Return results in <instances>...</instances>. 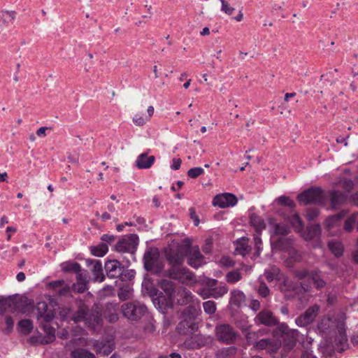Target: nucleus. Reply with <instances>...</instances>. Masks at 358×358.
<instances>
[{
    "label": "nucleus",
    "instance_id": "36",
    "mask_svg": "<svg viewBox=\"0 0 358 358\" xmlns=\"http://www.w3.org/2000/svg\"><path fill=\"white\" fill-rule=\"evenodd\" d=\"M80 265L76 262H69L63 264L62 271L64 272H74L79 273L80 272Z\"/></svg>",
    "mask_w": 358,
    "mask_h": 358
},
{
    "label": "nucleus",
    "instance_id": "55",
    "mask_svg": "<svg viewBox=\"0 0 358 358\" xmlns=\"http://www.w3.org/2000/svg\"><path fill=\"white\" fill-rule=\"evenodd\" d=\"M198 294L203 299L212 297V289L210 288H202L198 291Z\"/></svg>",
    "mask_w": 358,
    "mask_h": 358
},
{
    "label": "nucleus",
    "instance_id": "34",
    "mask_svg": "<svg viewBox=\"0 0 358 358\" xmlns=\"http://www.w3.org/2000/svg\"><path fill=\"white\" fill-rule=\"evenodd\" d=\"M17 327L22 334H28L33 329V322L29 319L21 320L19 321Z\"/></svg>",
    "mask_w": 358,
    "mask_h": 358
},
{
    "label": "nucleus",
    "instance_id": "2",
    "mask_svg": "<svg viewBox=\"0 0 358 358\" xmlns=\"http://www.w3.org/2000/svg\"><path fill=\"white\" fill-rule=\"evenodd\" d=\"M76 305L77 310L73 313L71 321L75 323L84 322L93 331H96L101 327L102 319L98 313L90 310L83 300L76 301Z\"/></svg>",
    "mask_w": 358,
    "mask_h": 358
},
{
    "label": "nucleus",
    "instance_id": "62",
    "mask_svg": "<svg viewBox=\"0 0 358 358\" xmlns=\"http://www.w3.org/2000/svg\"><path fill=\"white\" fill-rule=\"evenodd\" d=\"M115 239V236L114 235L110 234H103L101 237V240L103 241L102 243H105L107 245L112 243Z\"/></svg>",
    "mask_w": 358,
    "mask_h": 358
},
{
    "label": "nucleus",
    "instance_id": "51",
    "mask_svg": "<svg viewBox=\"0 0 358 358\" xmlns=\"http://www.w3.org/2000/svg\"><path fill=\"white\" fill-rule=\"evenodd\" d=\"M220 1L222 4L221 10L227 15H231L234 13L235 8L230 6L228 1L226 0H220Z\"/></svg>",
    "mask_w": 358,
    "mask_h": 358
},
{
    "label": "nucleus",
    "instance_id": "7",
    "mask_svg": "<svg viewBox=\"0 0 358 358\" xmlns=\"http://www.w3.org/2000/svg\"><path fill=\"white\" fill-rule=\"evenodd\" d=\"M138 236L135 234H129L120 239L115 244V250L120 253L128 252L134 255L138 245Z\"/></svg>",
    "mask_w": 358,
    "mask_h": 358
},
{
    "label": "nucleus",
    "instance_id": "11",
    "mask_svg": "<svg viewBox=\"0 0 358 358\" xmlns=\"http://www.w3.org/2000/svg\"><path fill=\"white\" fill-rule=\"evenodd\" d=\"M104 268L109 278H117L123 275L124 266L116 259L108 260L105 263Z\"/></svg>",
    "mask_w": 358,
    "mask_h": 358
},
{
    "label": "nucleus",
    "instance_id": "20",
    "mask_svg": "<svg viewBox=\"0 0 358 358\" xmlns=\"http://www.w3.org/2000/svg\"><path fill=\"white\" fill-rule=\"evenodd\" d=\"M348 211L342 210L337 214L328 217L324 221V228L327 231L330 230L339 225L340 221L348 214Z\"/></svg>",
    "mask_w": 358,
    "mask_h": 358
},
{
    "label": "nucleus",
    "instance_id": "32",
    "mask_svg": "<svg viewBox=\"0 0 358 358\" xmlns=\"http://www.w3.org/2000/svg\"><path fill=\"white\" fill-rule=\"evenodd\" d=\"M108 251V247L106 243H101L96 246L90 247V252L95 257H103Z\"/></svg>",
    "mask_w": 358,
    "mask_h": 358
},
{
    "label": "nucleus",
    "instance_id": "26",
    "mask_svg": "<svg viewBox=\"0 0 358 358\" xmlns=\"http://www.w3.org/2000/svg\"><path fill=\"white\" fill-rule=\"evenodd\" d=\"M346 201V196L340 191H333L330 194V203L332 208L335 209L338 206L344 203Z\"/></svg>",
    "mask_w": 358,
    "mask_h": 358
},
{
    "label": "nucleus",
    "instance_id": "15",
    "mask_svg": "<svg viewBox=\"0 0 358 358\" xmlns=\"http://www.w3.org/2000/svg\"><path fill=\"white\" fill-rule=\"evenodd\" d=\"M301 231V236L306 241H313L318 243L320 241L322 229L320 224H309L305 230Z\"/></svg>",
    "mask_w": 358,
    "mask_h": 358
},
{
    "label": "nucleus",
    "instance_id": "46",
    "mask_svg": "<svg viewBox=\"0 0 358 358\" xmlns=\"http://www.w3.org/2000/svg\"><path fill=\"white\" fill-rule=\"evenodd\" d=\"M183 317L186 318H192L194 320L198 315V311L194 306H188L182 313Z\"/></svg>",
    "mask_w": 358,
    "mask_h": 358
},
{
    "label": "nucleus",
    "instance_id": "39",
    "mask_svg": "<svg viewBox=\"0 0 358 358\" xmlns=\"http://www.w3.org/2000/svg\"><path fill=\"white\" fill-rule=\"evenodd\" d=\"M226 280L230 284H234L242 278V275L238 270L229 271L226 275Z\"/></svg>",
    "mask_w": 358,
    "mask_h": 358
},
{
    "label": "nucleus",
    "instance_id": "56",
    "mask_svg": "<svg viewBox=\"0 0 358 358\" xmlns=\"http://www.w3.org/2000/svg\"><path fill=\"white\" fill-rule=\"evenodd\" d=\"M70 287L67 285H62L57 291V294L59 296H67L70 294Z\"/></svg>",
    "mask_w": 358,
    "mask_h": 358
},
{
    "label": "nucleus",
    "instance_id": "31",
    "mask_svg": "<svg viewBox=\"0 0 358 358\" xmlns=\"http://www.w3.org/2000/svg\"><path fill=\"white\" fill-rule=\"evenodd\" d=\"M266 333L264 329H259L257 331H250L245 335V339L249 345H252L253 347L256 342L259 341L260 336H264Z\"/></svg>",
    "mask_w": 358,
    "mask_h": 358
},
{
    "label": "nucleus",
    "instance_id": "13",
    "mask_svg": "<svg viewBox=\"0 0 358 358\" xmlns=\"http://www.w3.org/2000/svg\"><path fill=\"white\" fill-rule=\"evenodd\" d=\"M187 249H189V248ZM187 262L189 266L197 269L205 264L204 257L198 247L187 250Z\"/></svg>",
    "mask_w": 358,
    "mask_h": 358
},
{
    "label": "nucleus",
    "instance_id": "54",
    "mask_svg": "<svg viewBox=\"0 0 358 358\" xmlns=\"http://www.w3.org/2000/svg\"><path fill=\"white\" fill-rule=\"evenodd\" d=\"M135 274H136V272L134 270L129 269V270L125 271V269L124 268L123 275L122 276H120V278H121V280L122 281L127 280H131L132 278H134Z\"/></svg>",
    "mask_w": 358,
    "mask_h": 358
},
{
    "label": "nucleus",
    "instance_id": "45",
    "mask_svg": "<svg viewBox=\"0 0 358 358\" xmlns=\"http://www.w3.org/2000/svg\"><path fill=\"white\" fill-rule=\"evenodd\" d=\"M261 234H254V244L255 248V256L259 257L262 251V241Z\"/></svg>",
    "mask_w": 358,
    "mask_h": 358
},
{
    "label": "nucleus",
    "instance_id": "14",
    "mask_svg": "<svg viewBox=\"0 0 358 358\" xmlns=\"http://www.w3.org/2000/svg\"><path fill=\"white\" fill-rule=\"evenodd\" d=\"M238 202L236 196L231 193H224L216 195L213 200V204L221 208L234 206Z\"/></svg>",
    "mask_w": 358,
    "mask_h": 358
},
{
    "label": "nucleus",
    "instance_id": "49",
    "mask_svg": "<svg viewBox=\"0 0 358 358\" xmlns=\"http://www.w3.org/2000/svg\"><path fill=\"white\" fill-rule=\"evenodd\" d=\"M257 292L262 297L266 298L270 294V289L264 281H261Z\"/></svg>",
    "mask_w": 358,
    "mask_h": 358
},
{
    "label": "nucleus",
    "instance_id": "16",
    "mask_svg": "<svg viewBox=\"0 0 358 358\" xmlns=\"http://www.w3.org/2000/svg\"><path fill=\"white\" fill-rule=\"evenodd\" d=\"M280 341L274 338H262L255 343L253 347L257 350H268L271 352H276L280 348Z\"/></svg>",
    "mask_w": 358,
    "mask_h": 358
},
{
    "label": "nucleus",
    "instance_id": "38",
    "mask_svg": "<svg viewBox=\"0 0 358 358\" xmlns=\"http://www.w3.org/2000/svg\"><path fill=\"white\" fill-rule=\"evenodd\" d=\"M58 314L61 320L71 321V316L73 315V313L71 308L66 306L59 307Z\"/></svg>",
    "mask_w": 358,
    "mask_h": 358
},
{
    "label": "nucleus",
    "instance_id": "64",
    "mask_svg": "<svg viewBox=\"0 0 358 358\" xmlns=\"http://www.w3.org/2000/svg\"><path fill=\"white\" fill-rule=\"evenodd\" d=\"M249 307L250 309H252L253 311L256 312L258 310H259L261 307L260 302L257 299H252L249 305Z\"/></svg>",
    "mask_w": 358,
    "mask_h": 358
},
{
    "label": "nucleus",
    "instance_id": "47",
    "mask_svg": "<svg viewBox=\"0 0 358 358\" xmlns=\"http://www.w3.org/2000/svg\"><path fill=\"white\" fill-rule=\"evenodd\" d=\"M204 311L208 315H213L216 311V305L213 301H207L203 304Z\"/></svg>",
    "mask_w": 358,
    "mask_h": 358
},
{
    "label": "nucleus",
    "instance_id": "12",
    "mask_svg": "<svg viewBox=\"0 0 358 358\" xmlns=\"http://www.w3.org/2000/svg\"><path fill=\"white\" fill-rule=\"evenodd\" d=\"M264 275L268 282L274 280L278 281L282 280V284L280 285L281 290H283L284 286H287L289 283L288 279L281 273L280 269L275 265L270 266L268 268L265 269Z\"/></svg>",
    "mask_w": 358,
    "mask_h": 358
},
{
    "label": "nucleus",
    "instance_id": "33",
    "mask_svg": "<svg viewBox=\"0 0 358 358\" xmlns=\"http://www.w3.org/2000/svg\"><path fill=\"white\" fill-rule=\"evenodd\" d=\"M293 244L292 239L290 238H279L275 243V247L280 250H287L292 248Z\"/></svg>",
    "mask_w": 358,
    "mask_h": 358
},
{
    "label": "nucleus",
    "instance_id": "61",
    "mask_svg": "<svg viewBox=\"0 0 358 358\" xmlns=\"http://www.w3.org/2000/svg\"><path fill=\"white\" fill-rule=\"evenodd\" d=\"M189 210L190 218L193 220L194 224L195 226H198L199 224L200 220L196 214L195 210L193 208H190Z\"/></svg>",
    "mask_w": 358,
    "mask_h": 358
},
{
    "label": "nucleus",
    "instance_id": "50",
    "mask_svg": "<svg viewBox=\"0 0 358 358\" xmlns=\"http://www.w3.org/2000/svg\"><path fill=\"white\" fill-rule=\"evenodd\" d=\"M204 173V170L201 167H194L188 170L187 176L191 178H196Z\"/></svg>",
    "mask_w": 358,
    "mask_h": 358
},
{
    "label": "nucleus",
    "instance_id": "9",
    "mask_svg": "<svg viewBox=\"0 0 358 358\" xmlns=\"http://www.w3.org/2000/svg\"><path fill=\"white\" fill-rule=\"evenodd\" d=\"M159 285L166 296H162V293H161L155 301L157 300L158 303L169 306L171 304V300L176 292L174 283L171 280L163 279L159 282Z\"/></svg>",
    "mask_w": 358,
    "mask_h": 358
},
{
    "label": "nucleus",
    "instance_id": "57",
    "mask_svg": "<svg viewBox=\"0 0 358 358\" xmlns=\"http://www.w3.org/2000/svg\"><path fill=\"white\" fill-rule=\"evenodd\" d=\"M310 271L309 272L307 269H302L296 271V276L300 280H303L307 277L310 278Z\"/></svg>",
    "mask_w": 358,
    "mask_h": 358
},
{
    "label": "nucleus",
    "instance_id": "1",
    "mask_svg": "<svg viewBox=\"0 0 358 358\" xmlns=\"http://www.w3.org/2000/svg\"><path fill=\"white\" fill-rule=\"evenodd\" d=\"M188 250L180 246L166 252L165 257L169 265V268L165 271L167 277L181 283L194 280V273L183 266Z\"/></svg>",
    "mask_w": 358,
    "mask_h": 358
},
{
    "label": "nucleus",
    "instance_id": "18",
    "mask_svg": "<svg viewBox=\"0 0 358 358\" xmlns=\"http://www.w3.org/2000/svg\"><path fill=\"white\" fill-rule=\"evenodd\" d=\"M279 329L282 332V336L285 344L289 347H293L297 341L298 330L289 329L285 324L280 325Z\"/></svg>",
    "mask_w": 358,
    "mask_h": 358
},
{
    "label": "nucleus",
    "instance_id": "22",
    "mask_svg": "<svg viewBox=\"0 0 358 358\" xmlns=\"http://www.w3.org/2000/svg\"><path fill=\"white\" fill-rule=\"evenodd\" d=\"M155 160L154 156H148L146 153H142L137 157L136 164L138 169H147L152 166Z\"/></svg>",
    "mask_w": 358,
    "mask_h": 358
},
{
    "label": "nucleus",
    "instance_id": "23",
    "mask_svg": "<svg viewBox=\"0 0 358 358\" xmlns=\"http://www.w3.org/2000/svg\"><path fill=\"white\" fill-rule=\"evenodd\" d=\"M250 224L255 229V234H262L266 228V224L263 218L253 213L250 217Z\"/></svg>",
    "mask_w": 358,
    "mask_h": 358
},
{
    "label": "nucleus",
    "instance_id": "3",
    "mask_svg": "<svg viewBox=\"0 0 358 358\" xmlns=\"http://www.w3.org/2000/svg\"><path fill=\"white\" fill-rule=\"evenodd\" d=\"M33 305V301L27 296H10L0 299V307L3 309H11L13 311L25 313Z\"/></svg>",
    "mask_w": 358,
    "mask_h": 358
},
{
    "label": "nucleus",
    "instance_id": "60",
    "mask_svg": "<svg viewBox=\"0 0 358 358\" xmlns=\"http://www.w3.org/2000/svg\"><path fill=\"white\" fill-rule=\"evenodd\" d=\"M134 123L137 126H143L146 122V118L136 115L132 119Z\"/></svg>",
    "mask_w": 358,
    "mask_h": 358
},
{
    "label": "nucleus",
    "instance_id": "27",
    "mask_svg": "<svg viewBox=\"0 0 358 358\" xmlns=\"http://www.w3.org/2000/svg\"><path fill=\"white\" fill-rule=\"evenodd\" d=\"M269 225L272 227L273 233L276 235L286 236L289 234L290 230L287 225L275 222L273 218L268 220Z\"/></svg>",
    "mask_w": 358,
    "mask_h": 358
},
{
    "label": "nucleus",
    "instance_id": "43",
    "mask_svg": "<svg viewBox=\"0 0 358 358\" xmlns=\"http://www.w3.org/2000/svg\"><path fill=\"white\" fill-rule=\"evenodd\" d=\"M73 358H95L94 354L86 350H76L72 352Z\"/></svg>",
    "mask_w": 358,
    "mask_h": 358
},
{
    "label": "nucleus",
    "instance_id": "21",
    "mask_svg": "<svg viewBox=\"0 0 358 358\" xmlns=\"http://www.w3.org/2000/svg\"><path fill=\"white\" fill-rule=\"evenodd\" d=\"M248 243V238L245 237L236 240L234 243L236 246V252L243 257L248 255L251 250V246L249 245Z\"/></svg>",
    "mask_w": 358,
    "mask_h": 358
},
{
    "label": "nucleus",
    "instance_id": "52",
    "mask_svg": "<svg viewBox=\"0 0 358 358\" xmlns=\"http://www.w3.org/2000/svg\"><path fill=\"white\" fill-rule=\"evenodd\" d=\"M342 187L348 192H350L354 188L355 183L352 179L344 178L341 180Z\"/></svg>",
    "mask_w": 358,
    "mask_h": 358
},
{
    "label": "nucleus",
    "instance_id": "24",
    "mask_svg": "<svg viewBox=\"0 0 358 358\" xmlns=\"http://www.w3.org/2000/svg\"><path fill=\"white\" fill-rule=\"evenodd\" d=\"M229 303L236 307H240L245 300L244 293L238 289H233L230 293Z\"/></svg>",
    "mask_w": 358,
    "mask_h": 358
},
{
    "label": "nucleus",
    "instance_id": "17",
    "mask_svg": "<svg viewBox=\"0 0 358 358\" xmlns=\"http://www.w3.org/2000/svg\"><path fill=\"white\" fill-rule=\"evenodd\" d=\"M198 328V324L195 320L186 317H184L177 326L178 333L183 335L193 334Z\"/></svg>",
    "mask_w": 358,
    "mask_h": 358
},
{
    "label": "nucleus",
    "instance_id": "41",
    "mask_svg": "<svg viewBox=\"0 0 358 358\" xmlns=\"http://www.w3.org/2000/svg\"><path fill=\"white\" fill-rule=\"evenodd\" d=\"M72 288L78 293H83L87 289V282L79 276L77 278V282L73 283Z\"/></svg>",
    "mask_w": 358,
    "mask_h": 358
},
{
    "label": "nucleus",
    "instance_id": "29",
    "mask_svg": "<svg viewBox=\"0 0 358 358\" xmlns=\"http://www.w3.org/2000/svg\"><path fill=\"white\" fill-rule=\"evenodd\" d=\"M293 213L285 219L288 221L296 231L301 232L303 229V221L299 215L292 210Z\"/></svg>",
    "mask_w": 358,
    "mask_h": 358
},
{
    "label": "nucleus",
    "instance_id": "40",
    "mask_svg": "<svg viewBox=\"0 0 358 358\" xmlns=\"http://www.w3.org/2000/svg\"><path fill=\"white\" fill-rule=\"evenodd\" d=\"M277 201L278 204L283 206H287L289 208H291L292 210H294V208L296 207V204L294 202V201L287 196H280V197L278 198Z\"/></svg>",
    "mask_w": 358,
    "mask_h": 358
},
{
    "label": "nucleus",
    "instance_id": "37",
    "mask_svg": "<svg viewBox=\"0 0 358 358\" xmlns=\"http://www.w3.org/2000/svg\"><path fill=\"white\" fill-rule=\"evenodd\" d=\"M328 246L329 250L335 255V256L340 257L343 255V248L340 242L331 241L329 242Z\"/></svg>",
    "mask_w": 358,
    "mask_h": 358
},
{
    "label": "nucleus",
    "instance_id": "59",
    "mask_svg": "<svg viewBox=\"0 0 358 358\" xmlns=\"http://www.w3.org/2000/svg\"><path fill=\"white\" fill-rule=\"evenodd\" d=\"M296 324L299 327H306L310 323L304 317L303 315L298 317L295 320Z\"/></svg>",
    "mask_w": 358,
    "mask_h": 358
},
{
    "label": "nucleus",
    "instance_id": "63",
    "mask_svg": "<svg viewBox=\"0 0 358 358\" xmlns=\"http://www.w3.org/2000/svg\"><path fill=\"white\" fill-rule=\"evenodd\" d=\"M345 314L343 312H339L337 314L336 318L335 320L338 322V326L342 327L344 326V322L345 320Z\"/></svg>",
    "mask_w": 358,
    "mask_h": 358
},
{
    "label": "nucleus",
    "instance_id": "28",
    "mask_svg": "<svg viewBox=\"0 0 358 358\" xmlns=\"http://www.w3.org/2000/svg\"><path fill=\"white\" fill-rule=\"evenodd\" d=\"M202 337L201 335H193L189 338H187L183 345L187 349H198L200 348L203 345L201 343Z\"/></svg>",
    "mask_w": 358,
    "mask_h": 358
},
{
    "label": "nucleus",
    "instance_id": "25",
    "mask_svg": "<svg viewBox=\"0 0 358 358\" xmlns=\"http://www.w3.org/2000/svg\"><path fill=\"white\" fill-rule=\"evenodd\" d=\"M310 279L313 283L317 289H321L327 285L326 281L324 280L321 272L317 270H313L310 273Z\"/></svg>",
    "mask_w": 358,
    "mask_h": 358
},
{
    "label": "nucleus",
    "instance_id": "8",
    "mask_svg": "<svg viewBox=\"0 0 358 358\" xmlns=\"http://www.w3.org/2000/svg\"><path fill=\"white\" fill-rule=\"evenodd\" d=\"M215 331L217 341L225 344H232L236 340V332L234 328L228 324H217L215 327Z\"/></svg>",
    "mask_w": 358,
    "mask_h": 358
},
{
    "label": "nucleus",
    "instance_id": "5",
    "mask_svg": "<svg viewBox=\"0 0 358 358\" xmlns=\"http://www.w3.org/2000/svg\"><path fill=\"white\" fill-rule=\"evenodd\" d=\"M324 199V191L319 187H310L297 196L298 201L303 205L320 204Z\"/></svg>",
    "mask_w": 358,
    "mask_h": 358
},
{
    "label": "nucleus",
    "instance_id": "42",
    "mask_svg": "<svg viewBox=\"0 0 358 358\" xmlns=\"http://www.w3.org/2000/svg\"><path fill=\"white\" fill-rule=\"evenodd\" d=\"M358 219V213H355L352 214L345 222L344 224V229L346 231H351L353 229L354 224L357 221Z\"/></svg>",
    "mask_w": 358,
    "mask_h": 358
},
{
    "label": "nucleus",
    "instance_id": "35",
    "mask_svg": "<svg viewBox=\"0 0 358 358\" xmlns=\"http://www.w3.org/2000/svg\"><path fill=\"white\" fill-rule=\"evenodd\" d=\"M319 307L317 306H313L309 307L303 314L304 317L310 322L312 323L318 314Z\"/></svg>",
    "mask_w": 358,
    "mask_h": 358
},
{
    "label": "nucleus",
    "instance_id": "44",
    "mask_svg": "<svg viewBox=\"0 0 358 358\" xmlns=\"http://www.w3.org/2000/svg\"><path fill=\"white\" fill-rule=\"evenodd\" d=\"M212 289V297L218 299L224 296L228 292V287L227 286H219Z\"/></svg>",
    "mask_w": 358,
    "mask_h": 358
},
{
    "label": "nucleus",
    "instance_id": "19",
    "mask_svg": "<svg viewBox=\"0 0 358 358\" xmlns=\"http://www.w3.org/2000/svg\"><path fill=\"white\" fill-rule=\"evenodd\" d=\"M36 309L37 310L38 320H45L50 322L55 317V314L52 310H48V306L45 301H40L36 303Z\"/></svg>",
    "mask_w": 358,
    "mask_h": 358
},
{
    "label": "nucleus",
    "instance_id": "6",
    "mask_svg": "<svg viewBox=\"0 0 358 358\" xmlns=\"http://www.w3.org/2000/svg\"><path fill=\"white\" fill-rule=\"evenodd\" d=\"M123 315L132 321L139 320L146 313L147 307L142 303L135 301L124 303L121 307Z\"/></svg>",
    "mask_w": 358,
    "mask_h": 358
},
{
    "label": "nucleus",
    "instance_id": "30",
    "mask_svg": "<svg viewBox=\"0 0 358 358\" xmlns=\"http://www.w3.org/2000/svg\"><path fill=\"white\" fill-rule=\"evenodd\" d=\"M41 327L46 334V343L52 342L55 338V329L50 324V322L40 320Z\"/></svg>",
    "mask_w": 358,
    "mask_h": 358
},
{
    "label": "nucleus",
    "instance_id": "48",
    "mask_svg": "<svg viewBox=\"0 0 358 358\" xmlns=\"http://www.w3.org/2000/svg\"><path fill=\"white\" fill-rule=\"evenodd\" d=\"M320 214V210L316 208H308L305 214L306 218L308 221L315 220Z\"/></svg>",
    "mask_w": 358,
    "mask_h": 358
},
{
    "label": "nucleus",
    "instance_id": "10",
    "mask_svg": "<svg viewBox=\"0 0 358 358\" xmlns=\"http://www.w3.org/2000/svg\"><path fill=\"white\" fill-rule=\"evenodd\" d=\"M254 322L256 325H264L267 327H273L278 324V319L269 310L264 309L258 313L254 318Z\"/></svg>",
    "mask_w": 358,
    "mask_h": 358
},
{
    "label": "nucleus",
    "instance_id": "4",
    "mask_svg": "<svg viewBox=\"0 0 358 358\" xmlns=\"http://www.w3.org/2000/svg\"><path fill=\"white\" fill-rule=\"evenodd\" d=\"M159 257V252L157 248H148L143 257L144 268L154 274H159L162 271L163 266L158 262Z\"/></svg>",
    "mask_w": 358,
    "mask_h": 358
},
{
    "label": "nucleus",
    "instance_id": "58",
    "mask_svg": "<svg viewBox=\"0 0 358 358\" xmlns=\"http://www.w3.org/2000/svg\"><path fill=\"white\" fill-rule=\"evenodd\" d=\"M296 324L299 327H306L310 323L304 317L303 315L298 317L295 320Z\"/></svg>",
    "mask_w": 358,
    "mask_h": 358
},
{
    "label": "nucleus",
    "instance_id": "53",
    "mask_svg": "<svg viewBox=\"0 0 358 358\" xmlns=\"http://www.w3.org/2000/svg\"><path fill=\"white\" fill-rule=\"evenodd\" d=\"M64 284L65 282L64 280H57L50 282L48 286L49 288L52 289L55 292H57V291Z\"/></svg>",
    "mask_w": 358,
    "mask_h": 358
}]
</instances>
